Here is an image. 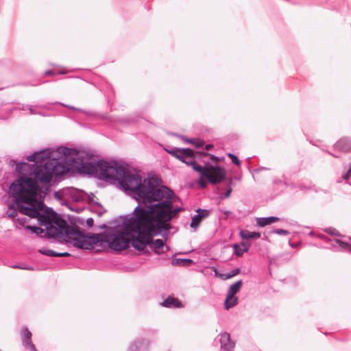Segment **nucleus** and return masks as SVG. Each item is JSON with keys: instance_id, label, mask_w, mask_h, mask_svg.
Returning <instances> with one entry per match:
<instances>
[{"instance_id": "obj_1", "label": "nucleus", "mask_w": 351, "mask_h": 351, "mask_svg": "<svg viewBox=\"0 0 351 351\" xmlns=\"http://www.w3.org/2000/svg\"><path fill=\"white\" fill-rule=\"evenodd\" d=\"M95 178L101 180H114L121 189L128 191L138 202L141 208L158 203L163 199L175 196L167 186H155L149 180H142L141 176L131 173L126 167L117 162L97 160V173Z\"/></svg>"}, {"instance_id": "obj_2", "label": "nucleus", "mask_w": 351, "mask_h": 351, "mask_svg": "<svg viewBox=\"0 0 351 351\" xmlns=\"http://www.w3.org/2000/svg\"><path fill=\"white\" fill-rule=\"evenodd\" d=\"M97 166V161L84 152L75 148L58 147L50 160L44 165L36 167L34 176L42 184H49L53 176H61L73 171L95 177Z\"/></svg>"}, {"instance_id": "obj_3", "label": "nucleus", "mask_w": 351, "mask_h": 351, "mask_svg": "<svg viewBox=\"0 0 351 351\" xmlns=\"http://www.w3.org/2000/svg\"><path fill=\"white\" fill-rule=\"evenodd\" d=\"M178 197L171 196L168 199H163L158 203L149 205V208H139V217L141 225L140 235L141 239H136L134 244L135 250L142 251L150 243L154 236L160 235L165 241L168 239V230L171 228L169 222L176 217L179 213L184 210L182 207H173L175 199Z\"/></svg>"}, {"instance_id": "obj_4", "label": "nucleus", "mask_w": 351, "mask_h": 351, "mask_svg": "<svg viewBox=\"0 0 351 351\" xmlns=\"http://www.w3.org/2000/svg\"><path fill=\"white\" fill-rule=\"evenodd\" d=\"M139 206L134 209L131 215H125L122 217L121 230H117L110 237L103 234H96L92 232L86 233V240L84 250H91L94 248V245L99 243H108L109 247L116 251L125 250L132 246L135 249L136 239L141 240L140 235L141 223L139 220L136 219L139 217Z\"/></svg>"}, {"instance_id": "obj_5", "label": "nucleus", "mask_w": 351, "mask_h": 351, "mask_svg": "<svg viewBox=\"0 0 351 351\" xmlns=\"http://www.w3.org/2000/svg\"><path fill=\"white\" fill-rule=\"evenodd\" d=\"M36 179L25 177L16 179L9 187V196L14 198L16 206L20 212L21 207L29 206L38 198L36 189L38 185Z\"/></svg>"}, {"instance_id": "obj_6", "label": "nucleus", "mask_w": 351, "mask_h": 351, "mask_svg": "<svg viewBox=\"0 0 351 351\" xmlns=\"http://www.w3.org/2000/svg\"><path fill=\"white\" fill-rule=\"evenodd\" d=\"M45 236L47 238H62L66 236L69 242L77 248L84 250L86 240V233L84 234L80 230L77 225L70 226L66 220L61 219L55 224H49L46 227Z\"/></svg>"}, {"instance_id": "obj_7", "label": "nucleus", "mask_w": 351, "mask_h": 351, "mask_svg": "<svg viewBox=\"0 0 351 351\" xmlns=\"http://www.w3.org/2000/svg\"><path fill=\"white\" fill-rule=\"evenodd\" d=\"M195 152L187 156L183 163L191 166L193 171L198 172L202 178H206L208 182L217 184L226 179V173L224 168L215 165H213L206 162L204 167L197 163L195 160Z\"/></svg>"}, {"instance_id": "obj_8", "label": "nucleus", "mask_w": 351, "mask_h": 351, "mask_svg": "<svg viewBox=\"0 0 351 351\" xmlns=\"http://www.w3.org/2000/svg\"><path fill=\"white\" fill-rule=\"evenodd\" d=\"M53 209L48 208L41 199H37L29 206H23L20 208V213L30 218H37L38 223L41 226L47 227L48 221L51 217V213Z\"/></svg>"}, {"instance_id": "obj_9", "label": "nucleus", "mask_w": 351, "mask_h": 351, "mask_svg": "<svg viewBox=\"0 0 351 351\" xmlns=\"http://www.w3.org/2000/svg\"><path fill=\"white\" fill-rule=\"evenodd\" d=\"M56 150H51L47 148L34 152L33 154L27 156V160L28 161L35 162L34 165H32V171H30V173L34 175V170L36 167L44 165L45 162L52 158V154H54Z\"/></svg>"}, {"instance_id": "obj_10", "label": "nucleus", "mask_w": 351, "mask_h": 351, "mask_svg": "<svg viewBox=\"0 0 351 351\" xmlns=\"http://www.w3.org/2000/svg\"><path fill=\"white\" fill-rule=\"evenodd\" d=\"M221 351H234L235 343L231 339L230 335L223 332L217 336Z\"/></svg>"}, {"instance_id": "obj_11", "label": "nucleus", "mask_w": 351, "mask_h": 351, "mask_svg": "<svg viewBox=\"0 0 351 351\" xmlns=\"http://www.w3.org/2000/svg\"><path fill=\"white\" fill-rule=\"evenodd\" d=\"M20 335L23 346L25 348L32 351H37L35 345L32 341V334L27 327L21 328Z\"/></svg>"}, {"instance_id": "obj_12", "label": "nucleus", "mask_w": 351, "mask_h": 351, "mask_svg": "<svg viewBox=\"0 0 351 351\" xmlns=\"http://www.w3.org/2000/svg\"><path fill=\"white\" fill-rule=\"evenodd\" d=\"M196 212L197 215L191 218V227L195 230L199 226L202 221L206 218L210 214V211L208 210L202 208H198Z\"/></svg>"}, {"instance_id": "obj_13", "label": "nucleus", "mask_w": 351, "mask_h": 351, "mask_svg": "<svg viewBox=\"0 0 351 351\" xmlns=\"http://www.w3.org/2000/svg\"><path fill=\"white\" fill-rule=\"evenodd\" d=\"M334 147L335 149L341 152H351V138L343 137L340 138L334 145Z\"/></svg>"}, {"instance_id": "obj_14", "label": "nucleus", "mask_w": 351, "mask_h": 351, "mask_svg": "<svg viewBox=\"0 0 351 351\" xmlns=\"http://www.w3.org/2000/svg\"><path fill=\"white\" fill-rule=\"evenodd\" d=\"M147 246H149L152 250L157 254H160L161 252H159V250H162L164 247L166 248L167 251L169 250V247L166 245L165 241L160 239H157L154 242H152V239L150 243L147 244Z\"/></svg>"}, {"instance_id": "obj_15", "label": "nucleus", "mask_w": 351, "mask_h": 351, "mask_svg": "<svg viewBox=\"0 0 351 351\" xmlns=\"http://www.w3.org/2000/svg\"><path fill=\"white\" fill-rule=\"evenodd\" d=\"M161 305L165 308H182V303L177 298L169 296L162 303Z\"/></svg>"}, {"instance_id": "obj_16", "label": "nucleus", "mask_w": 351, "mask_h": 351, "mask_svg": "<svg viewBox=\"0 0 351 351\" xmlns=\"http://www.w3.org/2000/svg\"><path fill=\"white\" fill-rule=\"evenodd\" d=\"M280 220L279 217L270 216L266 217H258L256 219V224L260 227H265Z\"/></svg>"}, {"instance_id": "obj_17", "label": "nucleus", "mask_w": 351, "mask_h": 351, "mask_svg": "<svg viewBox=\"0 0 351 351\" xmlns=\"http://www.w3.org/2000/svg\"><path fill=\"white\" fill-rule=\"evenodd\" d=\"M149 344L148 340L146 339H138L134 342H132L129 348L128 351H137L139 349L143 348L144 346L147 347Z\"/></svg>"}, {"instance_id": "obj_18", "label": "nucleus", "mask_w": 351, "mask_h": 351, "mask_svg": "<svg viewBox=\"0 0 351 351\" xmlns=\"http://www.w3.org/2000/svg\"><path fill=\"white\" fill-rule=\"evenodd\" d=\"M10 165L12 166L15 165V170L20 174H25L27 168H30L32 169V165H29L25 162H17L15 160H11L10 162Z\"/></svg>"}, {"instance_id": "obj_19", "label": "nucleus", "mask_w": 351, "mask_h": 351, "mask_svg": "<svg viewBox=\"0 0 351 351\" xmlns=\"http://www.w3.org/2000/svg\"><path fill=\"white\" fill-rule=\"evenodd\" d=\"M243 239H258L261 237V233L258 232H250L247 230H242L239 233Z\"/></svg>"}, {"instance_id": "obj_20", "label": "nucleus", "mask_w": 351, "mask_h": 351, "mask_svg": "<svg viewBox=\"0 0 351 351\" xmlns=\"http://www.w3.org/2000/svg\"><path fill=\"white\" fill-rule=\"evenodd\" d=\"M243 285V281L241 280H237L234 284L230 285L228 294V298H231L232 296L236 295V294L240 291Z\"/></svg>"}, {"instance_id": "obj_21", "label": "nucleus", "mask_w": 351, "mask_h": 351, "mask_svg": "<svg viewBox=\"0 0 351 351\" xmlns=\"http://www.w3.org/2000/svg\"><path fill=\"white\" fill-rule=\"evenodd\" d=\"M238 304V298L236 295L232 296L231 298H228V295H226L225 302H224V308L226 310H229L230 308L234 307Z\"/></svg>"}, {"instance_id": "obj_22", "label": "nucleus", "mask_w": 351, "mask_h": 351, "mask_svg": "<svg viewBox=\"0 0 351 351\" xmlns=\"http://www.w3.org/2000/svg\"><path fill=\"white\" fill-rule=\"evenodd\" d=\"M193 153V149L190 148H181L178 153L176 158L184 162L187 156H190V154Z\"/></svg>"}, {"instance_id": "obj_23", "label": "nucleus", "mask_w": 351, "mask_h": 351, "mask_svg": "<svg viewBox=\"0 0 351 351\" xmlns=\"http://www.w3.org/2000/svg\"><path fill=\"white\" fill-rule=\"evenodd\" d=\"M193 260L190 258H173L171 261V265L173 266H181L186 265L188 266L193 263Z\"/></svg>"}, {"instance_id": "obj_24", "label": "nucleus", "mask_w": 351, "mask_h": 351, "mask_svg": "<svg viewBox=\"0 0 351 351\" xmlns=\"http://www.w3.org/2000/svg\"><path fill=\"white\" fill-rule=\"evenodd\" d=\"M232 247L234 250V254L238 257H241L245 252H247V247H246V248H243L239 243L233 244Z\"/></svg>"}, {"instance_id": "obj_25", "label": "nucleus", "mask_w": 351, "mask_h": 351, "mask_svg": "<svg viewBox=\"0 0 351 351\" xmlns=\"http://www.w3.org/2000/svg\"><path fill=\"white\" fill-rule=\"evenodd\" d=\"M25 229L31 231L32 233H34L40 237H43L42 234H43L45 232V230H44V229H43L38 226L27 225L25 226Z\"/></svg>"}, {"instance_id": "obj_26", "label": "nucleus", "mask_w": 351, "mask_h": 351, "mask_svg": "<svg viewBox=\"0 0 351 351\" xmlns=\"http://www.w3.org/2000/svg\"><path fill=\"white\" fill-rule=\"evenodd\" d=\"M51 104H53V105H60V106L66 107V108H67L69 109L82 112V113H84L85 114H91L90 112H87V111H86V110H84L83 109L78 108H76V107L73 106L67 105V104H65L60 102V101H56V102L51 103Z\"/></svg>"}, {"instance_id": "obj_27", "label": "nucleus", "mask_w": 351, "mask_h": 351, "mask_svg": "<svg viewBox=\"0 0 351 351\" xmlns=\"http://www.w3.org/2000/svg\"><path fill=\"white\" fill-rule=\"evenodd\" d=\"M17 214L18 212L15 208V206L13 204H10L6 212V215H8V217L11 219H14L17 216Z\"/></svg>"}, {"instance_id": "obj_28", "label": "nucleus", "mask_w": 351, "mask_h": 351, "mask_svg": "<svg viewBox=\"0 0 351 351\" xmlns=\"http://www.w3.org/2000/svg\"><path fill=\"white\" fill-rule=\"evenodd\" d=\"M39 253H40L43 255H45L47 256H54V257H58V252H55L52 250L49 249H40L38 250Z\"/></svg>"}, {"instance_id": "obj_29", "label": "nucleus", "mask_w": 351, "mask_h": 351, "mask_svg": "<svg viewBox=\"0 0 351 351\" xmlns=\"http://www.w3.org/2000/svg\"><path fill=\"white\" fill-rule=\"evenodd\" d=\"M86 193H85L82 190H80L76 192V194L73 195V200L75 202H80L84 199L85 195H86Z\"/></svg>"}, {"instance_id": "obj_30", "label": "nucleus", "mask_w": 351, "mask_h": 351, "mask_svg": "<svg viewBox=\"0 0 351 351\" xmlns=\"http://www.w3.org/2000/svg\"><path fill=\"white\" fill-rule=\"evenodd\" d=\"M335 242L337 243L342 250H347L349 248V250L351 252V245H350L348 243H346L338 239H335Z\"/></svg>"}, {"instance_id": "obj_31", "label": "nucleus", "mask_w": 351, "mask_h": 351, "mask_svg": "<svg viewBox=\"0 0 351 351\" xmlns=\"http://www.w3.org/2000/svg\"><path fill=\"white\" fill-rule=\"evenodd\" d=\"M181 148L179 147H171L169 149H165V151L171 154L172 156L175 157L176 158L178 153L180 152Z\"/></svg>"}, {"instance_id": "obj_32", "label": "nucleus", "mask_w": 351, "mask_h": 351, "mask_svg": "<svg viewBox=\"0 0 351 351\" xmlns=\"http://www.w3.org/2000/svg\"><path fill=\"white\" fill-rule=\"evenodd\" d=\"M283 179L280 180L278 178H276L274 180V183L277 185H283V186H288L289 183L287 182V177L285 175L282 176Z\"/></svg>"}, {"instance_id": "obj_33", "label": "nucleus", "mask_w": 351, "mask_h": 351, "mask_svg": "<svg viewBox=\"0 0 351 351\" xmlns=\"http://www.w3.org/2000/svg\"><path fill=\"white\" fill-rule=\"evenodd\" d=\"M324 232H326V233H328V234H329L330 235L337 236V237H341V233L339 231H337L336 229L333 228H326L324 230Z\"/></svg>"}, {"instance_id": "obj_34", "label": "nucleus", "mask_w": 351, "mask_h": 351, "mask_svg": "<svg viewBox=\"0 0 351 351\" xmlns=\"http://www.w3.org/2000/svg\"><path fill=\"white\" fill-rule=\"evenodd\" d=\"M228 156L231 159V161L233 164L237 166L240 165L241 161L236 155H234V154L229 153L228 154Z\"/></svg>"}, {"instance_id": "obj_35", "label": "nucleus", "mask_w": 351, "mask_h": 351, "mask_svg": "<svg viewBox=\"0 0 351 351\" xmlns=\"http://www.w3.org/2000/svg\"><path fill=\"white\" fill-rule=\"evenodd\" d=\"M241 271V269L239 268H236L234 269H232L227 276L226 278H230L232 277H234L239 274Z\"/></svg>"}, {"instance_id": "obj_36", "label": "nucleus", "mask_w": 351, "mask_h": 351, "mask_svg": "<svg viewBox=\"0 0 351 351\" xmlns=\"http://www.w3.org/2000/svg\"><path fill=\"white\" fill-rule=\"evenodd\" d=\"M272 233L278 234V235H287L289 234L288 230L284 229H275L272 231Z\"/></svg>"}, {"instance_id": "obj_37", "label": "nucleus", "mask_w": 351, "mask_h": 351, "mask_svg": "<svg viewBox=\"0 0 351 351\" xmlns=\"http://www.w3.org/2000/svg\"><path fill=\"white\" fill-rule=\"evenodd\" d=\"M232 189H231V187H229L228 189V190L223 195H221L220 196V199H223L224 198L229 197L232 193Z\"/></svg>"}, {"instance_id": "obj_38", "label": "nucleus", "mask_w": 351, "mask_h": 351, "mask_svg": "<svg viewBox=\"0 0 351 351\" xmlns=\"http://www.w3.org/2000/svg\"><path fill=\"white\" fill-rule=\"evenodd\" d=\"M183 139L184 141H186V142L189 143H191V144H193L195 145L197 147H199L202 146V143H198V144H196L195 143V140L193 139V138H183Z\"/></svg>"}, {"instance_id": "obj_39", "label": "nucleus", "mask_w": 351, "mask_h": 351, "mask_svg": "<svg viewBox=\"0 0 351 351\" xmlns=\"http://www.w3.org/2000/svg\"><path fill=\"white\" fill-rule=\"evenodd\" d=\"M210 160L211 162L217 164L221 159L215 155L210 154Z\"/></svg>"}, {"instance_id": "obj_40", "label": "nucleus", "mask_w": 351, "mask_h": 351, "mask_svg": "<svg viewBox=\"0 0 351 351\" xmlns=\"http://www.w3.org/2000/svg\"><path fill=\"white\" fill-rule=\"evenodd\" d=\"M203 178H202L201 176L199 175V180L198 181V184L202 188H206L207 184L206 182L203 180Z\"/></svg>"}, {"instance_id": "obj_41", "label": "nucleus", "mask_w": 351, "mask_h": 351, "mask_svg": "<svg viewBox=\"0 0 351 351\" xmlns=\"http://www.w3.org/2000/svg\"><path fill=\"white\" fill-rule=\"evenodd\" d=\"M239 244L241 245V247H243V248H246V247H247V252L249 251L250 247L251 246V243H247V242H245V241H242Z\"/></svg>"}, {"instance_id": "obj_42", "label": "nucleus", "mask_w": 351, "mask_h": 351, "mask_svg": "<svg viewBox=\"0 0 351 351\" xmlns=\"http://www.w3.org/2000/svg\"><path fill=\"white\" fill-rule=\"evenodd\" d=\"M86 225L88 227H93L94 225V220L92 217H89L86 219Z\"/></svg>"}, {"instance_id": "obj_43", "label": "nucleus", "mask_w": 351, "mask_h": 351, "mask_svg": "<svg viewBox=\"0 0 351 351\" xmlns=\"http://www.w3.org/2000/svg\"><path fill=\"white\" fill-rule=\"evenodd\" d=\"M17 222L21 225V226H24L25 222L27 221V219L26 218H17L16 219Z\"/></svg>"}, {"instance_id": "obj_44", "label": "nucleus", "mask_w": 351, "mask_h": 351, "mask_svg": "<svg viewBox=\"0 0 351 351\" xmlns=\"http://www.w3.org/2000/svg\"><path fill=\"white\" fill-rule=\"evenodd\" d=\"M93 197H94V195L93 193H91L90 195H88V200L90 202L91 201L94 204H95L99 206L100 207H101V205L99 202L93 201Z\"/></svg>"}, {"instance_id": "obj_45", "label": "nucleus", "mask_w": 351, "mask_h": 351, "mask_svg": "<svg viewBox=\"0 0 351 351\" xmlns=\"http://www.w3.org/2000/svg\"><path fill=\"white\" fill-rule=\"evenodd\" d=\"M58 257H69L71 254L69 252H58Z\"/></svg>"}, {"instance_id": "obj_46", "label": "nucleus", "mask_w": 351, "mask_h": 351, "mask_svg": "<svg viewBox=\"0 0 351 351\" xmlns=\"http://www.w3.org/2000/svg\"><path fill=\"white\" fill-rule=\"evenodd\" d=\"M351 176V173H348V171H347V172L343 175L342 176V178L344 180H348Z\"/></svg>"}, {"instance_id": "obj_47", "label": "nucleus", "mask_w": 351, "mask_h": 351, "mask_svg": "<svg viewBox=\"0 0 351 351\" xmlns=\"http://www.w3.org/2000/svg\"><path fill=\"white\" fill-rule=\"evenodd\" d=\"M28 109H29V111L30 112V114H37L38 112L33 108L32 106H28Z\"/></svg>"}, {"instance_id": "obj_48", "label": "nucleus", "mask_w": 351, "mask_h": 351, "mask_svg": "<svg viewBox=\"0 0 351 351\" xmlns=\"http://www.w3.org/2000/svg\"><path fill=\"white\" fill-rule=\"evenodd\" d=\"M45 75H55V73L52 70H47L45 71Z\"/></svg>"}, {"instance_id": "obj_49", "label": "nucleus", "mask_w": 351, "mask_h": 351, "mask_svg": "<svg viewBox=\"0 0 351 351\" xmlns=\"http://www.w3.org/2000/svg\"><path fill=\"white\" fill-rule=\"evenodd\" d=\"M289 245L293 247V248H295L296 247H298L299 245H300V243H292L291 240L289 241Z\"/></svg>"}, {"instance_id": "obj_50", "label": "nucleus", "mask_w": 351, "mask_h": 351, "mask_svg": "<svg viewBox=\"0 0 351 351\" xmlns=\"http://www.w3.org/2000/svg\"><path fill=\"white\" fill-rule=\"evenodd\" d=\"M54 197L57 199H61V195L60 193V192L58 191H56L54 193Z\"/></svg>"}, {"instance_id": "obj_51", "label": "nucleus", "mask_w": 351, "mask_h": 351, "mask_svg": "<svg viewBox=\"0 0 351 351\" xmlns=\"http://www.w3.org/2000/svg\"><path fill=\"white\" fill-rule=\"evenodd\" d=\"M20 269L26 270H33V267L31 266H22V267H20Z\"/></svg>"}, {"instance_id": "obj_52", "label": "nucleus", "mask_w": 351, "mask_h": 351, "mask_svg": "<svg viewBox=\"0 0 351 351\" xmlns=\"http://www.w3.org/2000/svg\"><path fill=\"white\" fill-rule=\"evenodd\" d=\"M319 238L322 239H325V240H327V241H331V239H328L324 234H319L318 236Z\"/></svg>"}, {"instance_id": "obj_53", "label": "nucleus", "mask_w": 351, "mask_h": 351, "mask_svg": "<svg viewBox=\"0 0 351 351\" xmlns=\"http://www.w3.org/2000/svg\"><path fill=\"white\" fill-rule=\"evenodd\" d=\"M267 169H268L266 168V167H259V168L255 169V171L260 172V171H261L263 170H267Z\"/></svg>"}, {"instance_id": "obj_54", "label": "nucleus", "mask_w": 351, "mask_h": 351, "mask_svg": "<svg viewBox=\"0 0 351 351\" xmlns=\"http://www.w3.org/2000/svg\"><path fill=\"white\" fill-rule=\"evenodd\" d=\"M12 267L14 269H20V267H22V266L19 265H14Z\"/></svg>"}, {"instance_id": "obj_55", "label": "nucleus", "mask_w": 351, "mask_h": 351, "mask_svg": "<svg viewBox=\"0 0 351 351\" xmlns=\"http://www.w3.org/2000/svg\"><path fill=\"white\" fill-rule=\"evenodd\" d=\"M325 152H326V153H328V154H330L331 156H333V157H335V158H338V156H336L335 154H332V153H330V152H328V151H325Z\"/></svg>"}, {"instance_id": "obj_56", "label": "nucleus", "mask_w": 351, "mask_h": 351, "mask_svg": "<svg viewBox=\"0 0 351 351\" xmlns=\"http://www.w3.org/2000/svg\"><path fill=\"white\" fill-rule=\"evenodd\" d=\"M107 225L106 224H102L101 226H100V228L101 229H106L107 228Z\"/></svg>"}, {"instance_id": "obj_57", "label": "nucleus", "mask_w": 351, "mask_h": 351, "mask_svg": "<svg viewBox=\"0 0 351 351\" xmlns=\"http://www.w3.org/2000/svg\"><path fill=\"white\" fill-rule=\"evenodd\" d=\"M287 186H290V187H291L292 189L295 188V184H292V183H291V184H289V185H288Z\"/></svg>"}, {"instance_id": "obj_58", "label": "nucleus", "mask_w": 351, "mask_h": 351, "mask_svg": "<svg viewBox=\"0 0 351 351\" xmlns=\"http://www.w3.org/2000/svg\"><path fill=\"white\" fill-rule=\"evenodd\" d=\"M65 73H66V72L65 71H60L58 72V74H60V75H63V74H65Z\"/></svg>"}, {"instance_id": "obj_59", "label": "nucleus", "mask_w": 351, "mask_h": 351, "mask_svg": "<svg viewBox=\"0 0 351 351\" xmlns=\"http://www.w3.org/2000/svg\"><path fill=\"white\" fill-rule=\"evenodd\" d=\"M348 173H351V162L349 165V169H348Z\"/></svg>"}, {"instance_id": "obj_60", "label": "nucleus", "mask_w": 351, "mask_h": 351, "mask_svg": "<svg viewBox=\"0 0 351 351\" xmlns=\"http://www.w3.org/2000/svg\"><path fill=\"white\" fill-rule=\"evenodd\" d=\"M310 236L313 237L315 235V232L313 231H311L308 234Z\"/></svg>"}, {"instance_id": "obj_61", "label": "nucleus", "mask_w": 351, "mask_h": 351, "mask_svg": "<svg viewBox=\"0 0 351 351\" xmlns=\"http://www.w3.org/2000/svg\"><path fill=\"white\" fill-rule=\"evenodd\" d=\"M224 214L226 215H228L229 214H230V211H226V212H224Z\"/></svg>"}, {"instance_id": "obj_62", "label": "nucleus", "mask_w": 351, "mask_h": 351, "mask_svg": "<svg viewBox=\"0 0 351 351\" xmlns=\"http://www.w3.org/2000/svg\"><path fill=\"white\" fill-rule=\"evenodd\" d=\"M300 189H304L305 187L304 186H302V185H300Z\"/></svg>"}, {"instance_id": "obj_63", "label": "nucleus", "mask_w": 351, "mask_h": 351, "mask_svg": "<svg viewBox=\"0 0 351 351\" xmlns=\"http://www.w3.org/2000/svg\"><path fill=\"white\" fill-rule=\"evenodd\" d=\"M231 183H232V180H230L229 184H231Z\"/></svg>"}, {"instance_id": "obj_64", "label": "nucleus", "mask_w": 351, "mask_h": 351, "mask_svg": "<svg viewBox=\"0 0 351 351\" xmlns=\"http://www.w3.org/2000/svg\"><path fill=\"white\" fill-rule=\"evenodd\" d=\"M206 148H210V146L209 145H206Z\"/></svg>"}]
</instances>
